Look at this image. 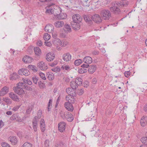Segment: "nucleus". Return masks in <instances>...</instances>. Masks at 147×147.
Returning <instances> with one entry per match:
<instances>
[{
  "instance_id": "12",
  "label": "nucleus",
  "mask_w": 147,
  "mask_h": 147,
  "mask_svg": "<svg viewBox=\"0 0 147 147\" xmlns=\"http://www.w3.org/2000/svg\"><path fill=\"white\" fill-rule=\"evenodd\" d=\"M55 57V55L53 52H49L47 54L46 59L48 61H51L53 60Z\"/></svg>"
},
{
  "instance_id": "50",
  "label": "nucleus",
  "mask_w": 147,
  "mask_h": 147,
  "mask_svg": "<svg viewBox=\"0 0 147 147\" xmlns=\"http://www.w3.org/2000/svg\"><path fill=\"white\" fill-rule=\"evenodd\" d=\"M32 106H30L28 107L27 109L26 110V113L27 114H29L30 113L32 109Z\"/></svg>"
},
{
  "instance_id": "47",
  "label": "nucleus",
  "mask_w": 147,
  "mask_h": 147,
  "mask_svg": "<svg viewBox=\"0 0 147 147\" xmlns=\"http://www.w3.org/2000/svg\"><path fill=\"white\" fill-rule=\"evenodd\" d=\"M30 74V73L28 70L24 69L23 75H25V76H27L29 75Z\"/></svg>"
},
{
  "instance_id": "25",
  "label": "nucleus",
  "mask_w": 147,
  "mask_h": 147,
  "mask_svg": "<svg viewBox=\"0 0 147 147\" xmlns=\"http://www.w3.org/2000/svg\"><path fill=\"white\" fill-rule=\"evenodd\" d=\"M84 62L87 64H90L92 62V59L90 57H85L83 59Z\"/></svg>"
},
{
  "instance_id": "54",
  "label": "nucleus",
  "mask_w": 147,
  "mask_h": 147,
  "mask_svg": "<svg viewBox=\"0 0 147 147\" xmlns=\"http://www.w3.org/2000/svg\"><path fill=\"white\" fill-rule=\"evenodd\" d=\"M32 79L33 82L34 84H36L38 80V78L36 77L35 76H34L32 78Z\"/></svg>"
},
{
  "instance_id": "23",
  "label": "nucleus",
  "mask_w": 147,
  "mask_h": 147,
  "mask_svg": "<svg viewBox=\"0 0 147 147\" xmlns=\"http://www.w3.org/2000/svg\"><path fill=\"white\" fill-rule=\"evenodd\" d=\"M65 98L66 100L67 101V102H69L71 104L74 102V99L73 96L68 95L66 96Z\"/></svg>"
},
{
  "instance_id": "63",
  "label": "nucleus",
  "mask_w": 147,
  "mask_h": 147,
  "mask_svg": "<svg viewBox=\"0 0 147 147\" xmlns=\"http://www.w3.org/2000/svg\"><path fill=\"white\" fill-rule=\"evenodd\" d=\"M20 106H17L14 107L12 109L14 111H17L19 108Z\"/></svg>"
},
{
  "instance_id": "58",
  "label": "nucleus",
  "mask_w": 147,
  "mask_h": 147,
  "mask_svg": "<svg viewBox=\"0 0 147 147\" xmlns=\"http://www.w3.org/2000/svg\"><path fill=\"white\" fill-rule=\"evenodd\" d=\"M18 86L19 87H20L21 88H23L25 87V85H24V83L22 82H19L18 84Z\"/></svg>"
},
{
  "instance_id": "62",
  "label": "nucleus",
  "mask_w": 147,
  "mask_h": 147,
  "mask_svg": "<svg viewBox=\"0 0 147 147\" xmlns=\"http://www.w3.org/2000/svg\"><path fill=\"white\" fill-rule=\"evenodd\" d=\"M38 83L39 86L40 88H43L44 87V84L43 83H42L41 81L38 82Z\"/></svg>"
},
{
  "instance_id": "45",
  "label": "nucleus",
  "mask_w": 147,
  "mask_h": 147,
  "mask_svg": "<svg viewBox=\"0 0 147 147\" xmlns=\"http://www.w3.org/2000/svg\"><path fill=\"white\" fill-rule=\"evenodd\" d=\"M64 144L61 142H57L56 143L55 146L56 147H63Z\"/></svg>"
},
{
  "instance_id": "55",
  "label": "nucleus",
  "mask_w": 147,
  "mask_h": 147,
  "mask_svg": "<svg viewBox=\"0 0 147 147\" xmlns=\"http://www.w3.org/2000/svg\"><path fill=\"white\" fill-rule=\"evenodd\" d=\"M51 70L52 71L54 72H58L60 71V68L59 67H54L52 68L51 69Z\"/></svg>"
},
{
  "instance_id": "15",
  "label": "nucleus",
  "mask_w": 147,
  "mask_h": 147,
  "mask_svg": "<svg viewBox=\"0 0 147 147\" xmlns=\"http://www.w3.org/2000/svg\"><path fill=\"white\" fill-rule=\"evenodd\" d=\"M12 118L13 120L15 119L16 121L19 122H22L24 120V118H22L17 114H13L12 116Z\"/></svg>"
},
{
  "instance_id": "36",
  "label": "nucleus",
  "mask_w": 147,
  "mask_h": 147,
  "mask_svg": "<svg viewBox=\"0 0 147 147\" xmlns=\"http://www.w3.org/2000/svg\"><path fill=\"white\" fill-rule=\"evenodd\" d=\"M37 117L36 116L34 117V119H33L32 123L33 126H37V121L38 120L37 118Z\"/></svg>"
},
{
  "instance_id": "59",
  "label": "nucleus",
  "mask_w": 147,
  "mask_h": 147,
  "mask_svg": "<svg viewBox=\"0 0 147 147\" xmlns=\"http://www.w3.org/2000/svg\"><path fill=\"white\" fill-rule=\"evenodd\" d=\"M24 69V68H22L19 70L18 72V74L19 75H23Z\"/></svg>"
},
{
  "instance_id": "51",
  "label": "nucleus",
  "mask_w": 147,
  "mask_h": 147,
  "mask_svg": "<svg viewBox=\"0 0 147 147\" xmlns=\"http://www.w3.org/2000/svg\"><path fill=\"white\" fill-rule=\"evenodd\" d=\"M76 95L75 90L73 89V90L71 92L69 95L73 96H75Z\"/></svg>"
},
{
  "instance_id": "52",
  "label": "nucleus",
  "mask_w": 147,
  "mask_h": 147,
  "mask_svg": "<svg viewBox=\"0 0 147 147\" xmlns=\"http://www.w3.org/2000/svg\"><path fill=\"white\" fill-rule=\"evenodd\" d=\"M42 114V112L40 110H39L37 113V116H36L37 117V118L38 119V120L40 118Z\"/></svg>"
},
{
  "instance_id": "22",
  "label": "nucleus",
  "mask_w": 147,
  "mask_h": 147,
  "mask_svg": "<svg viewBox=\"0 0 147 147\" xmlns=\"http://www.w3.org/2000/svg\"><path fill=\"white\" fill-rule=\"evenodd\" d=\"M40 129L41 131L44 132L45 129V124L44 119H41L40 122Z\"/></svg>"
},
{
  "instance_id": "39",
  "label": "nucleus",
  "mask_w": 147,
  "mask_h": 147,
  "mask_svg": "<svg viewBox=\"0 0 147 147\" xmlns=\"http://www.w3.org/2000/svg\"><path fill=\"white\" fill-rule=\"evenodd\" d=\"M28 67L30 69L32 70L33 71H37L38 70L36 67L34 65H29L28 66Z\"/></svg>"
},
{
  "instance_id": "9",
  "label": "nucleus",
  "mask_w": 147,
  "mask_h": 147,
  "mask_svg": "<svg viewBox=\"0 0 147 147\" xmlns=\"http://www.w3.org/2000/svg\"><path fill=\"white\" fill-rule=\"evenodd\" d=\"M66 123L64 122H62L59 123L58 125L59 130L61 132H63L65 131Z\"/></svg>"
},
{
  "instance_id": "17",
  "label": "nucleus",
  "mask_w": 147,
  "mask_h": 147,
  "mask_svg": "<svg viewBox=\"0 0 147 147\" xmlns=\"http://www.w3.org/2000/svg\"><path fill=\"white\" fill-rule=\"evenodd\" d=\"M57 14V18L59 20L65 19L67 17L66 14L65 13H60L59 14H58L57 13H56Z\"/></svg>"
},
{
  "instance_id": "61",
  "label": "nucleus",
  "mask_w": 147,
  "mask_h": 147,
  "mask_svg": "<svg viewBox=\"0 0 147 147\" xmlns=\"http://www.w3.org/2000/svg\"><path fill=\"white\" fill-rule=\"evenodd\" d=\"M131 74V72L129 71H125L124 73V75L125 76L128 78L130 76Z\"/></svg>"
},
{
  "instance_id": "56",
  "label": "nucleus",
  "mask_w": 147,
  "mask_h": 147,
  "mask_svg": "<svg viewBox=\"0 0 147 147\" xmlns=\"http://www.w3.org/2000/svg\"><path fill=\"white\" fill-rule=\"evenodd\" d=\"M73 88L71 87H69L66 89V92L69 95L71 92L73 90Z\"/></svg>"
},
{
  "instance_id": "4",
  "label": "nucleus",
  "mask_w": 147,
  "mask_h": 147,
  "mask_svg": "<svg viewBox=\"0 0 147 147\" xmlns=\"http://www.w3.org/2000/svg\"><path fill=\"white\" fill-rule=\"evenodd\" d=\"M63 117H62L63 119H65L69 122H71L74 119V117L72 114L66 111L64 112L63 114Z\"/></svg>"
},
{
  "instance_id": "10",
  "label": "nucleus",
  "mask_w": 147,
  "mask_h": 147,
  "mask_svg": "<svg viewBox=\"0 0 147 147\" xmlns=\"http://www.w3.org/2000/svg\"><path fill=\"white\" fill-rule=\"evenodd\" d=\"M45 30L46 32L52 33L54 30V27L52 24L47 25L45 27Z\"/></svg>"
},
{
  "instance_id": "33",
  "label": "nucleus",
  "mask_w": 147,
  "mask_h": 147,
  "mask_svg": "<svg viewBox=\"0 0 147 147\" xmlns=\"http://www.w3.org/2000/svg\"><path fill=\"white\" fill-rule=\"evenodd\" d=\"M50 38L51 36L49 34L46 33L44 34L43 39L46 41L48 40Z\"/></svg>"
},
{
  "instance_id": "14",
  "label": "nucleus",
  "mask_w": 147,
  "mask_h": 147,
  "mask_svg": "<svg viewBox=\"0 0 147 147\" xmlns=\"http://www.w3.org/2000/svg\"><path fill=\"white\" fill-rule=\"evenodd\" d=\"M140 123L142 126L144 127L145 126L147 123V117L146 116L142 117L140 120Z\"/></svg>"
},
{
  "instance_id": "1",
  "label": "nucleus",
  "mask_w": 147,
  "mask_h": 147,
  "mask_svg": "<svg viewBox=\"0 0 147 147\" xmlns=\"http://www.w3.org/2000/svg\"><path fill=\"white\" fill-rule=\"evenodd\" d=\"M122 3L118 2L114 3L113 4L112 6L110 8L111 11L115 14H119L120 10L119 7L122 5Z\"/></svg>"
},
{
  "instance_id": "46",
  "label": "nucleus",
  "mask_w": 147,
  "mask_h": 147,
  "mask_svg": "<svg viewBox=\"0 0 147 147\" xmlns=\"http://www.w3.org/2000/svg\"><path fill=\"white\" fill-rule=\"evenodd\" d=\"M78 72L80 74L85 73L87 72V69L82 67L79 69Z\"/></svg>"
},
{
  "instance_id": "13",
  "label": "nucleus",
  "mask_w": 147,
  "mask_h": 147,
  "mask_svg": "<svg viewBox=\"0 0 147 147\" xmlns=\"http://www.w3.org/2000/svg\"><path fill=\"white\" fill-rule=\"evenodd\" d=\"M64 106L66 109L68 111L72 112L74 110V107L69 102H66Z\"/></svg>"
},
{
  "instance_id": "64",
  "label": "nucleus",
  "mask_w": 147,
  "mask_h": 147,
  "mask_svg": "<svg viewBox=\"0 0 147 147\" xmlns=\"http://www.w3.org/2000/svg\"><path fill=\"white\" fill-rule=\"evenodd\" d=\"M97 80L96 78H94L92 79V82L93 84H95L97 83Z\"/></svg>"
},
{
  "instance_id": "28",
  "label": "nucleus",
  "mask_w": 147,
  "mask_h": 147,
  "mask_svg": "<svg viewBox=\"0 0 147 147\" xmlns=\"http://www.w3.org/2000/svg\"><path fill=\"white\" fill-rule=\"evenodd\" d=\"M96 69V65H92L89 66L88 71L90 73H93L95 71Z\"/></svg>"
},
{
  "instance_id": "37",
  "label": "nucleus",
  "mask_w": 147,
  "mask_h": 147,
  "mask_svg": "<svg viewBox=\"0 0 147 147\" xmlns=\"http://www.w3.org/2000/svg\"><path fill=\"white\" fill-rule=\"evenodd\" d=\"M22 80L23 81V82L24 83L28 84L29 85H31L32 84V82L28 79H26L23 78Z\"/></svg>"
},
{
  "instance_id": "21",
  "label": "nucleus",
  "mask_w": 147,
  "mask_h": 147,
  "mask_svg": "<svg viewBox=\"0 0 147 147\" xmlns=\"http://www.w3.org/2000/svg\"><path fill=\"white\" fill-rule=\"evenodd\" d=\"M8 92V88L6 86L3 87L0 91V95L2 96L5 95Z\"/></svg>"
},
{
  "instance_id": "42",
  "label": "nucleus",
  "mask_w": 147,
  "mask_h": 147,
  "mask_svg": "<svg viewBox=\"0 0 147 147\" xmlns=\"http://www.w3.org/2000/svg\"><path fill=\"white\" fill-rule=\"evenodd\" d=\"M141 141L144 145H147V137H143L141 139Z\"/></svg>"
},
{
  "instance_id": "34",
  "label": "nucleus",
  "mask_w": 147,
  "mask_h": 147,
  "mask_svg": "<svg viewBox=\"0 0 147 147\" xmlns=\"http://www.w3.org/2000/svg\"><path fill=\"white\" fill-rule=\"evenodd\" d=\"M82 1L83 3V6L88 7L89 6L90 1L88 0H82Z\"/></svg>"
},
{
  "instance_id": "31",
  "label": "nucleus",
  "mask_w": 147,
  "mask_h": 147,
  "mask_svg": "<svg viewBox=\"0 0 147 147\" xmlns=\"http://www.w3.org/2000/svg\"><path fill=\"white\" fill-rule=\"evenodd\" d=\"M76 83L75 81H72L70 83L71 87L75 89L76 88L78 87V85Z\"/></svg>"
},
{
  "instance_id": "16",
  "label": "nucleus",
  "mask_w": 147,
  "mask_h": 147,
  "mask_svg": "<svg viewBox=\"0 0 147 147\" xmlns=\"http://www.w3.org/2000/svg\"><path fill=\"white\" fill-rule=\"evenodd\" d=\"M32 60L33 59L31 57L27 55L25 56L23 59V61L27 63H31Z\"/></svg>"
},
{
  "instance_id": "41",
  "label": "nucleus",
  "mask_w": 147,
  "mask_h": 147,
  "mask_svg": "<svg viewBox=\"0 0 147 147\" xmlns=\"http://www.w3.org/2000/svg\"><path fill=\"white\" fill-rule=\"evenodd\" d=\"M3 100L7 104H10L11 103V101L8 97L3 98Z\"/></svg>"
},
{
  "instance_id": "60",
  "label": "nucleus",
  "mask_w": 147,
  "mask_h": 147,
  "mask_svg": "<svg viewBox=\"0 0 147 147\" xmlns=\"http://www.w3.org/2000/svg\"><path fill=\"white\" fill-rule=\"evenodd\" d=\"M142 87L145 90H147V83H144L142 85Z\"/></svg>"
},
{
  "instance_id": "48",
  "label": "nucleus",
  "mask_w": 147,
  "mask_h": 147,
  "mask_svg": "<svg viewBox=\"0 0 147 147\" xmlns=\"http://www.w3.org/2000/svg\"><path fill=\"white\" fill-rule=\"evenodd\" d=\"M31 144L29 142H26L23 145V147H32Z\"/></svg>"
},
{
  "instance_id": "3",
  "label": "nucleus",
  "mask_w": 147,
  "mask_h": 147,
  "mask_svg": "<svg viewBox=\"0 0 147 147\" xmlns=\"http://www.w3.org/2000/svg\"><path fill=\"white\" fill-rule=\"evenodd\" d=\"M55 45H60L62 47L65 46L68 44V42L66 40H63L61 41L58 39H55L53 42Z\"/></svg>"
},
{
  "instance_id": "27",
  "label": "nucleus",
  "mask_w": 147,
  "mask_h": 147,
  "mask_svg": "<svg viewBox=\"0 0 147 147\" xmlns=\"http://www.w3.org/2000/svg\"><path fill=\"white\" fill-rule=\"evenodd\" d=\"M64 22L62 21H58L54 23L55 26L57 28H60L64 25Z\"/></svg>"
},
{
  "instance_id": "2",
  "label": "nucleus",
  "mask_w": 147,
  "mask_h": 147,
  "mask_svg": "<svg viewBox=\"0 0 147 147\" xmlns=\"http://www.w3.org/2000/svg\"><path fill=\"white\" fill-rule=\"evenodd\" d=\"M100 14L101 16L106 20H108L111 17V13L108 9H102L100 10Z\"/></svg>"
},
{
  "instance_id": "49",
  "label": "nucleus",
  "mask_w": 147,
  "mask_h": 147,
  "mask_svg": "<svg viewBox=\"0 0 147 147\" xmlns=\"http://www.w3.org/2000/svg\"><path fill=\"white\" fill-rule=\"evenodd\" d=\"M55 7L56 8V9L55 8V9H57V10H56V12L54 11V13H53V14L55 16H57V14H56V13H58L59 11H61L60 8L58 7L55 6Z\"/></svg>"
},
{
  "instance_id": "20",
  "label": "nucleus",
  "mask_w": 147,
  "mask_h": 147,
  "mask_svg": "<svg viewBox=\"0 0 147 147\" xmlns=\"http://www.w3.org/2000/svg\"><path fill=\"white\" fill-rule=\"evenodd\" d=\"M85 21L87 23L91 24L92 23V16H89L88 15H85L84 17Z\"/></svg>"
},
{
  "instance_id": "24",
  "label": "nucleus",
  "mask_w": 147,
  "mask_h": 147,
  "mask_svg": "<svg viewBox=\"0 0 147 147\" xmlns=\"http://www.w3.org/2000/svg\"><path fill=\"white\" fill-rule=\"evenodd\" d=\"M20 77L18 74L14 72L13 74H11L9 76V78L11 80H16Z\"/></svg>"
},
{
  "instance_id": "5",
  "label": "nucleus",
  "mask_w": 147,
  "mask_h": 147,
  "mask_svg": "<svg viewBox=\"0 0 147 147\" xmlns=\"http://www.w3.org/2000/svg\"><path fill=\"white\" fill-rule=\"evenodd\" d=\"M92 19L97 24L101 22L102 20L100 16L97 14H95L92 16Z\"/></svg>"
},
{
  "instance_id": "29",
  "label": "nucleus",
  "mask_w": 147,
  "mask_h": 147,
  "mask_svg": "<svg viewBox=\"0 0 147 147\" xmlns=\"http://www.w3.org/2000/svg\"><path fill=\"white\" fill-rule=\"evenodd\" d=\"M64 30L66 32H71V28L69 25L67 24H65L64 26Z\"/></svg>"
},
{
  "instance_id": "19",
  "label": "nucleus",
  "mask_w": 147,
  "mask_h": 147,
  "mask_svg": "<svg viewBox=\"0 0 147 147\" xmlns=\"http://www.w3.org/2000/svg\"><path fill=\"white\" fill-rule=\"evenodd\" d=\"M64 60L66 62L69 61L71 59V55L69 53L64 54L63 56Z\"/></svg>"
},
{
  "instance_id": "35",
  "label": "nucleus",
  "mask_w": 147,
  "mask_h": 147,
  "mask_svg": "<svg viewBox=\"0 0 147 147\" xmlns=\"http://www.w3.org/2000/svg\"><path fill=\"white\" fill-rule=\"evenodd\" d=\"M75 81L77 82L76 83L79 86L82 84L83 80L80 78H77L76 79Z\"/></svg>"
},
{
  "instance_id": "8",
  "label": "nucleus",
  "mask_w": 147,
  "mask_h": 147,
  "mask_svg": "<svg viewBox=\"0 0 147 147\" xmlns=\"http://www.w3.org/2000/svg\"><path fill=\"white\" fill-rule=\"evenodd\" d=\"M13 90L15 92L19 95L22 94H24V92L23 88L21 87L17 86L16 87H14L13 88Z\"/></svg>"
},
{
  "instance_id": "30",
  "label": "nucleus",
  "mask_w": 147,
  "mask_h": 147,
  "mask_svg": "<svg viewBox=\"0 0 147 147\" xmlns=\"http://www.w3.org/2000/svg\"><path fill=\"white\" fill-rule=\"evenodd\" d=\"M9 140L11 144L13 145L16 144L17 142V139L15 136L9 138Z\"/></svg>"
},
{
  "instance_id": "26",
  "label": "nucleus",
  "mask_w": 147,
  "mask_h": 147,
  "mask_svg": "<svg viewBox=\"0 0 147 147\" xmlns=\"http://www.w3.org/2000/svg\"><path fill=\"white\" fill-rule=\"evenodd\" d=\"M34 52L35 54L38 56H39L41 53L40 49L38 47H35L34 48Z\"/></svg>"
},
{
  "instance_id": "40",
  "label": "nucleus",
  "mask_w": 147,
  "mask_h": 147,
  "mask_svg": "<svg viewBox=\"0 0 147 147\" xmlns=\"http://www.w3.org/2000/svg\"><path fill=\"white\" fill-rule=\"evenodd\" d=\"M70 67L69 66L66 65H62L61 67V69L68 71L70 69Z\"/></svg>"
},
{
  "instance_id": "18",
  "label": "nucleus",
  "mask_w": 147,
  "mask_h": 147,
  "mask_svg": "<svg viewBox=\"0 0 147 147\" xmlns=\"http://www.w3.org/2000/svg\"><path fill=\"white\" fill-rule=\"evenodd\" d=\"M9 96L13 100L18 102L19 101V99L18 98V96L16 94H13L12 92H11L9 94Z\"/></svg>"
},
{
  "instance_id": "43",
  "label": "nucleus",
  "mask_w": 147,
  "mask_h": 147,
  "mask_svg": "<svg viewBox=\"0 0 147 147\" xmlns=\"http://www.w3.org/2000/svg\"><path fill=\"white\" fill-rule=\"evenodd\" d=\"M52 100L50 99L49 101V102L48 104V107H47L48 109V111H50V109H51L52 107Z\"/></svg>"
},
{
  "instance_id": "44",
  "label": "nucleus",
  "mask_w": 147,
  "mask_h": 147,
  "mask_svg": "<svg viewBox=\"0 0 147 147\" xmlns=\"http://www.w3.org/2000/svg\"><path fill=\"white\" fill-rule=\"evenodd\" d=\"M84 89H79L77 90V94L79 95H82L84 93Z\"/></svg>"
},
{
  "instance_id": "7",
  "label": "nucleus",
  "mask_w": 147,
  "mask_h": 147,
  "mask_svg": "<svg viewBox=\"0 0 147 147\" xmlns=\"http://www.w3.org/2000/svg\"><path fill=\"white\" fill-rule=\"evenodd\" d=\"M73 22H80L82 20L81 16L78 14H76L72 16Z\"/></svg>"
},
{
  "instance_id": "11",
  "label": "nucleus",
  "mask_w": 147,
  "mask_h": 147,
  "mask_svg": "<svg viewBox=\"0 0 147 147\" xmlns=\"http://www.w3.org/2000/svg\"><path fill=\"white\" fill-rule=\"evenodd\" d=\"M80 23L71 22V25L74 30H78L80 28V26L79 24Z\"/></svg>"
},
{
  "instance_id": "32",
  "label": "nucleus",
  "mask_w": 147,
  "mask_h": 147,
  "mask_svg": "<svg viewBox=\"0 0 147 147\" xmlns=\"http://www.w3.org/2000/svg\"><path fill=\"white\" fill-rule=\"evenodd\" d=\"M56 10H57V9H55V8H54V9L51 8V9H47L45 11V13L47 14H52L54 13V11L56 12Z\"/></svg>"
},
{
  "instance_id": "53",
  "label": "nucleus",
  "mask_w": 147,
  "mask_h": 147,
  "mask_svg": "<svg viewBox=\"0 0 147 147\" xmlns=\"http://www.w3.org/2000/svg\"><path fill=\"white\" fill-rule=\"evenodd\" d=\"M39 76L40 77V78L44 80H45L46 79L45 74L42 72L39 73Z\"/></svg>"
},
{
  "instance_id": "38",
  "label": "nucleus",
  "mask_w": 147,
  "mask_h": 147,
  "mask_svg": "<svg viewBox=\"0 0 147 147\" xmlns=\"http://www.w3.org/2000/svg\"><path fill=\"white\" fill-rule=\"evenodd\" d=\"M82 62V60L80 59H78L75 61L74 64L76 66L79 65Z\"/></svg>"
},
{
  "instance_id": "6",
  "label": "nucleus",
  "mask_w": 147,
  "mask_h": 147,
  "mask_svg": "<svg viewBox=\"0 0 147 147\" xmlns=\"http://www.w3.org/2000/svg\"><path fill=\"white\" fill-rule=\"evenodd\" d=\"M37 66L42 70H45L48 68L47 64L43 61H41L38 63Z\"/></svg>"
},
{
  "instance_id": "57",
  "label": "nucleus",
  "mask_w": 147,
  "mask_h": 147,
  "mask_svg": "<svg viewBox=\"0 0 147 147\" xmlns=\"http://www.w3.org/2000/svg\"><path fill=\"white\" fill-rule=\"evenodd\" d=\"M48 78L49 80H52L54 79V76L53 74H49L48 76Z\"/></svg>"
}]
</instances>
